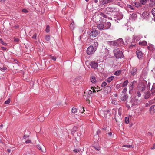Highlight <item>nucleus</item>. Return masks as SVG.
<instances>
[{"instance_id":"obj_1","label":"nucleus","mask_w":155,"mask_h":155,"mask_svg":"<svg viewBox=\"0 0 155 155\" xmlns=\"http://www.w3.org/2000/svg\"><path fill=\"white\" fill-rule=\"evenodd\" d=\"M115 56L117 58H121L123 56L122 52L118 49H116L114 50Z\"/></svg>"},{"instance_id":"obj_2","label":"nucleus","mask_w":155,"mask_h":155,"mask_svg":"<svg viewBox=\"0 0 155 155\" xmlns=\"http://www.w3.org/2000/svg\"><path fill=\"white\" fill-rule=\"evenodd\" d=\"M122 109L120 107L119 108L118 110V115H115L114 118L117 122L120 121L121 119V115Z\"/></svg>"},{"instance_id":"obj_3","label":"nucleus","mask_w":155,"mask_h":155,"mask_svg":"<svg viewBox=\"0 0 155 155\" xmlns=\"http://www.w3.org/2000/svg\"><path fill=\"white\" fill-rule=\"evenodd\" d=\"M96 49V48H94L92 46L90 45L87 49V53L88 55L93 54L95 51Z\"/></svg>"},{"instance_id":"obj_4","label":"nucleus","mask_w":155,"mask_h":155,"mask_svg":"<svg viewBox=\"0 0 155 155\" xmlns=\"http://www.w3.org/2000/svg\"><path fill=\"white\" fill-rule=\"evenodd\" d=\"M98 34V31L93 30L89 34L90 37V38H94L97 36Z\"/></svg>"},{"instance_id":"obj_5","label":"nucleus","mask_w":155,"mask_h":155,"mask_svg":"<svg viewBox=\"0 0 155 155\" xmlns=\"http://www.w3.org/2000/svg\"><path fill=\"white\" fill-rule=\"evenodd\" d=\"M146 86L143 83H141L138 86V90L141 91H144L146 88Z\"/></svg>"},{"instance_id":"obj_6","label":"nucleus","mask_w":155,"mask_h":155,"mask_svg":"<svg viewBox=\"0 0 155 155\" xmlns=\"http://www.w3.org/2000/svg\"><path fill=\"white\" fill-rule=\"evenodd\" d=\"M90 65L91 68H94V69L97 68L98 66V63L93 61L91 62Z\"/></svg>"},{"instance_id":"obj_7","label":"nucleus","mask_w":155,"mask_h":155,"mask_svg":"<svg viewBox=\"0 0 155 155\" xmlns=\"http://www.w3.org/2000/svg\"><path fill=\"white\" fill-rule=\"evenodd\" d=\"M112 2L111 0H100L101 5H104Z\"/></svg>"},{"instance_id":"obj_8","label":"nucleus","mask_w":155,"mask_h":155,"mask_svg":"<svg viewBox=\"0 0 155 155\" xmlns=\"http://www.w3.org/2000/svg\"><path fill=\"white\" fill-rule=\"evenodd\" d=\"M37 147L43 152H45L46 150L45 149V148L43 146H41L39 145H37Z\"/></svg>"},{"instance_id":"obj_9","label":"nucleus","mask_w":155,"mask_h":155,"mask_svg":"<svg viewBox=\"0 0 155 155\" xmlns=\"http://www.w3.org/2000/svg\"><path fill=\"white\" fill-rule=\"evenodd\" d=\"M111 45L116 46H118L119 45V43L118 41H112L110 42Z\"/></svg>"},{"instance_id":"obj_10","label":"nucleus","mask_w":155,"mask_h":155,"mask_svg":"<svg viewBox=\"0 0 155 155\" xmlns=\"http://www.w3.org/2000/svg\"><path fill=\"white\" fill-rule=\"evenodd\" d=\"M137 69L136 68H132V70L130 71L131 75L134 76L136 74Z\"/></svg>"},{"instance_id":"obj_11","label":"nucleus","mask_w":155,"mask_h":155,"mask_svg":"<svg viewBox=\"0 0 155 155\" xmlns=\"http://www.w3.org/2000/svg\"><path fill=\"white\" fill-rule=\"evenodd\" d=\"M111 26V24L110 22H108L106 23L105 24L104 29H106L109 28Z\"/></svg>"},{"instance_id":"obj_12","label":"nucleus","mask_w":155,"mask_h":155,"mask_svg":"<svg viewBox=\"0 0 155 155\" xmlns=\"http://www.w3.org/2000/svg\"><path fill=\"white\" fill-rule=\"evenodd\" d=\"M31 66L32 70L34 71H37L38 70V67L35 63Z\"/></svg>"},{"instance_id":"obj_13","label":"nucleus","mask_w":155,"mask_h":155,"mask_svg":"<svg viewBox=\"0 0 155 155\" xmlns=\"http://www.w3.org/2000/svg\"><path fill=\"white\" fill-rule=\"evenodd\" d=\"M97 27L99 30H102L104 29V26L103 24L101 23L98 24Z\"/></svg>"},{"instance_id":"obj_14","label":"nucleus","mask_w":155,"mask_h":155,"mask_svg":"<svg viewBox=\"0 0 155 155\" xmlns=\"http://www.w3.org/2000/svg\"><path fill=\"white\" fill-rule=\"evenodd\" d=\"M150 110L151 113H155V105H153L151 106Z\"/></svg>"},{"instance_id":"obj_15","label":"nucleus","mask_w":155,"mask_h":155,"mask_svg":"<svg viewBox=\"0 0 155 155\" xmlns=\"http://www.w3.org/2000/svg\"><path fill=\"white\" fill-rule=\"evenodd\" d=\"M42 84H45L46 86H47L48 85V79L47 78H44L43 79Z\"/></svg>"},{"instance_id":"obj_16","label":"nucleus","mask_w":155,"mask_h":155,"mask_svg":"<svg viewBox=\"0 0 155 155\" xmlns=\"http://www.w3.org/2000/svg\"><path fill=\"white\" fill-rule=\"evenodd\" d=\"M137 57L139 58H141L142 57V52L139 51L137 50Z\"/></svg>"},{"instance_id":"obj_17","label":"nucleus","mask_w":155,"mask_h":155,"mask_svg":"<svg viewBox=\"0 0 155 155\" xmlns=\"http://www.w3.org/2000/svg\"><path fill=\"white\" fill-rule=\"evenodd\" d=\"M150 94L149 91H147L145 93L144 98L145 99L148 98L150 96Z\"/></svg>"},{"instance_id":"obj_18","label":"nucleus","mask_w":155,"mask_h":155,"mask_svg":"<svg viewBox=\"0 0 155 155\" xmlns=\"http://www.w3.org/2000/svg\"><path fill=\"white\" fill-rule=\"evenodd\" d=\"M148 49L150 51H153L154 50L155 48L154 47V46H153L152 45H150L148 47Z\"/></svg>"},{"instance_id":"obj_19","label":"nucleus","mask_w":155,"mask_h":155,"mask_svg":"<svg viewBox=\"0 0 155 155\" xmlns=\"http://www.w3.org/2000/svg\"><path fill=\"white\" fill-rule=\"evenodd\" d=\"M147 42L145 41H140L139 42V44L141 46H145L147 45Z\"/></svg>"},{"instance_id":"obj_20","label":"nucleus","mask_w":155,"mask_h":155,"mask_svg":"<svg viewBox=\"0 0 155 155\" xmlns=\"http://www.w3.org/2000/svg\"><path fill=\"white\" fill-rule=\"evenodd\" d=\"M155 5V0H150V6L152 7Z\"/></svg>"},{"instance_id":"obj_21","label":"nucleus","mask_w":155,"mask_h":155,"mask_svg":"<svg viewBox=\"0 0 155 155\" xmlns=\"http://www.w3.org/2000/svg\"><path fill=\"white\" fill-rule=\"evenodd\" d=\"M114 78V76H111V77H110L108 78L106 81L108 82V83H110L113 79Z\"/></svg>"},{"instance_id":"obj_22","label":"nucleus","mask_w":155,"mask_h":155,"mask_svg":"<svg viewBox=\"0 0 155 155\" xmlns=\"http://www.w3.org/2000/svg\"><path fill=\"white\" fill-rule=\"evenodd\" d=\"M77 130V127L76 126H75L73 127V129L71 130V133L73 135H74L73 134Z\"/></svg>"},{"instance_id":"obj_23","label":"nucleus","mask_w":155,"mask_h":155,"mask_svg":"<svg viewBox=\"0 0 155 155\" xmlns=\"http://www.w3.org/2000/svg\"><path fill=\"white\" fill-rule=\"evenodd\" d=\"M122 147H127V148H131L134 147V146L133 145H123Z\"/></svg>"},{"instance_id":"obj_24","label":"nucleus","mask_w":155,"mask_h":155,"mask_svg":"<svg viewBox=\"0 0 155 155\" xmlns=\"http://www.w3.org/2000/svg\"><path fill=\"white\" fill-rule=\"evenodd\" d=\"M149 14V13L148 12H143L142 15L144 18H145Z\"/></svg>"},{"instance_id":"obj_25","label":"nucleus","mask_w":155,"mask_h":155,"mask_svg":"<svg viewBox=\"0 0 155 155\" xmlns=\"http://www.w3.org/2000/svg\"><path fill=\"white\" fill-rule=\"evenodd\" d=\"M57 133L59 135H61L63 133V131L62 130V129H58V130H57Z\"/></svg>"},{"instance_id":"obj_26","label":"nucleus","mask_w":155,"mask_h":155,"mask_svg":"<svg viewBox=\"0 0 155 155\" xmlns=\"http://www.w3.org/2000/svg\"><path fill=\"white\" fill-rule=\"evenodd\" d=\"M148 0H140V4L141 5V4L144 5H145L147 1Z\"/></svg>"},{"instance_id":"obj_27","label":"nucleus","mask_w":155,"mask_h":155,"mask_svg":"<svg viewBox=\"0 0 155 155\" xmlns=\"http://www.w3.org/2000/svg\"><path fill=\"white\" fill-rule=\"evenodd\" d=\"M110 113L109 110H107L106 111H104V115H106V117H107V114L108 115V116L109 117L110 116Z\"/></svg>"},{"instance_id":"obj_28","label":"nucleus","mask_w":155,"mask_h":155,"mask_svg":"<svg viewBox=\"0 0 155 155\" xmlns=\"http://www.w3.org/2000/svg\"><path fill=\"white\" fill-rule=\"evenodd\" d=\"M91 82L92 83H94L96 82V80L94 77L92 76L90 78Z\"/></svg>"},{"instance_id":"obj_29","label":"nucleus","mask_w":155,"mask_h":155,"mask_svg":"<svg viewBox=\"0 0 155 155\" xmlns=\"http://www.w3.org/2000/svg\"><path fill=\"white\" fill-rule=\"evenodd\" d=\"M134 4L135 6L137 8L141 6L140 3H139L138 2H136L134 3Z\"/></svg>"},{"instance_id":"obj_30","label":"nucleus","mask_w":155,"mask_h":155,"mask_svg":"<svg viewBox=\"0 0 155 155\" xmlns=\"http://www.w3.org/2000/svg\"><path fill=\"white\" fill-rule=\"evenodd\" d=\"M128 83V80H126L124 81L123 84L122 86L124 87L127 86Z\"/></svg>"},{"instance_id":"obj_31","label":"nucleus","mask_w":155,"mask_h":155,"mask_svg":"<svg viewBox=\"0 0 155 155\" xmlns=\"http://www.w3.org/2000/svg\"><path fill=\"white\" fill-rule=\"evenodd\" d=\"M121 73V71H117L115 72L114 74L117 76H118Z\"/></svg>"},{"instance_id":"obj_32","label":"nucleus","mask_w":155,"mask_h":155,"mask_svg":"<svg viewBox=\"0 0 155 155\" xmlns=\"http://www.w3.org/2000/svg\"><path fill=\"white\" fill-rule=\"evenodd\" d=\"M49 59H51L52 60L55 61L56 59V58L55 57L49 55Z\"/></svg>"},{"instance_id":"obj_33","label":"nucleus","mask_w":155,"mask_h":155,"mask_svg":"<svg viewBox=\"0 0 155 155\" xmlns=\"http://www.w3.org/2000/svg\"><path fill=\"white\" fill-rule=\"evenodd\" d=\"M77 112V110L76 107H73L72 109V112L73 113H75Z\"/></svg>"},{"instance_id":"obj_34","label":"nucleus","mask_w":155,"mask_h":155,"mask_svg":"<svg viewBox=\"0 0 155 155\" xmlns=\"http://www.w3.org/2000/svg\"><path fill=\"white\" fill-rule=\"evenodd\" d=\"M129 118L128 117H126L125 118V122L126 124H128L129 123Z\"/></svg>"},{"instance_id":"obj_35","label":"nucleus","mask_w":155,"mask_h":155,"mask_svg":"<svg viewBox=\"0 0 155 155\" xmlns=\"http://www.w3.org/2000/svg\"><path fill=\"white\" fill-rule=\"evenodd\" d=\"M151 94L152 95H155V89H151Z\"/></svg>"},{"instance_id":"obj_36","label":"nucleus","mask_w":155,"mask_h":155,"mask_svg":"<svg viewBox=\"0 0 155 155\" xmlns=\"http://www.w3.org/2000/svg\"><path fill=\"white\" fill-rule=\"evenodd\" d=\"M10 99L9 98L4 103L6 104H8L10 103Z\"/></svg>"},{"instance_id":"obj_37","label":"nucleus","mask_w":155,"mask_h":155,"mask_svg":"<svg viewBox=\"0 0 155 155\" xmlns=\"http://www.w3.org/2000/svg\"><path fill=\"white\" fill-rule=\"evenodd\" d=\"M112 103L113 104L115 105L117 104L118 101L116 100H112Z\"/></svg>"},{"instance_id":"obj_38","label":"nucleus","mask_w":155,"mask_h":155,"mask_svg":"<svg viewBox=\"0 0 155 155\" xmlns=\"http://www.w3.org/2000/svg\"><path fill=\"white\" fill-rule=\"evenodd\" d=\"M0 43H2L3 45L5 46H6L7 45L6 43L4 42L2 40V39H0Z\"/></svg>"},{"instance_id":"obj_39","label":"nucleus","mask_w":155,"mask_h":155,"mask_svg":"<svg viewBox=\"0 0 155 155\" xmlns=\"http://www.w3.org/2000/svg\"><path fill=\"white\" fill-rule=\"evenodd\" d=\"M155 102V101L153 99L149 101V103L150 104H152L154 103Z\"/></svg>"},{"instance_id":"obj_40","label":"nucleus","mask_w":155,"mask_h":155,"mask_svg":"<svg viewBox=\"0 0 155 155\" xmlns=\"http://www.w3.org/2000/svg\"><path fill=\"white\" fill-rule=\"evenodd\" d=\"M151 12L154 16H155V8H153L152 9Z\"/></svg>"},{"instance_id":"obj_41","label":"nucleus","mask_w":155,"mask_h":155,"mask_svg":"<svg viewBox=\"0 0 155 155\" xmlns=\"http://www.w3.org/2000/svg\"><path fill=\"white\" fill-rule=\"evenodd\" d=\"M107 84L106 82H105V81H104L102 82V84L101 85V86L102 87H105V86H106L107 85Z\"/></svg>"},{"instance_id":"obj_42","label":"nucleus","mask_w":155,"mask_h":155,"mask_svg":"<svg viewBox=\"0 0 155 155\" xmlns=\"http://www.w3.org/2000/svg\"><path fill=\"white\" fill-rule=\"evenodd\" d=\"M45 39L46 41H48V35H47L45 36Z\"/></svg>"},{"instance_id":"obj_43","label":"nucleus","mask_w":155,"mask_h":155,"mask_svg":"<svg viewBox=\"0 0 155 155\" xmlns=\"http://www.w3.org/2000/svg\"><path fill=\"white\" fill-rule=\"evenodd\" d=\"M7 69V68L5 67H3L2 68L0 67V70H5Z\"/></svg>"},{"instance_id":"obj_44","label":"nucleus","mask_w":155,"mask_h":155,"mask_svg":"<svg viewBox=\"0 0 155 155\" xmlns=\"http://www.w3.org/2000/svg\"><path fill=\"white\" fill-rule=\"evenodd\" d=\"M137 95L138 97H139L141 96V94L140 92L138 91L137 92Z\"/></svg>"},{"instance_id":"obj_45","label":"nucleus","mask_w":155,"mask_h":155,"mask_svg":"<svg viewBox=\"0 0 155 155\" xmlns=\"http://www.w3.org/2000/svg\"><path fill=\"white\" fill-rule=\"evenodd\" d=\"M36 36H37V34L36 33H35L33 36L32 37V38L34 39H36Z\"/></svg>"},{"instance_id":"obj_46","label":"nucleus","mask_w":155,"mask_h":155,"mask_svg":"<svg viewBox=\"0 0 155 155\" xmlns=\"http://www.w3.org/2000/svg\"><path fill=\"white\" fill-rule=\"evenodd\" d=\"M127 7L129 8H130L131 9H133V7L132 6L130 5H127Z\"/></svg>"},{"instance_id":"obj_47","label":"nucleus","mask_w":155,"mask_h":155,"mask_svg":"<svg viewBox=\"0 0 155 155\" xmlns=\"http://www.w3.org/2000/svg\"><path fill=\"white\" fill-rule=\"evenodd\" d=\"M14 41L15 42H17L19 41V39L17 38H14Z\"/></svg>"},{"instance_id":"obj_48","label":"nucleus","mask_w":155,"mask_h":155,"mask_svg":"<svg viewBox=\"0 0 155 155\" xmlns=\"http://www.w3.org/2000/svg\"><path fill=\"white\" fill-rule=\"evenodd\" d=\"M74 152L78 153L80 151V150L78 149H74L73 150Z\"/></svg>"},{"instance_id":"obj_49","label":"nucleus","mask_w":155,"mask_h":155,"mask_svg":"<svg viewBox=\"0 0 155 155\" xmlns=\"http://www.w3.org/2000/svg\"><path fill=\"white\" fill-rule=\"evenodd\" d=\"M92 91L91 90H90L88 91V95H89L90 94L92 93Z\"/></svg>"},{"instance_id":"obj_50","label":"nucleus","mask_w":155,"mask_h":155,"mask_svg":"<svg viewBox=\"0 0 155 155\" xmlns=\"http://www.w3.org/2000/svg\"><path fill=\"white\" fill-rule=\"evenodd\" d=\"M22 11L24 13H26L28 12V11L26 9H23L22 10Z\"/></svg>"},{"instance_id":"obj_51","label":"nucleus","mask_w":155,"mask_h":155,"mask_svg":"<svg viewBox=\"0 0 155 155\" xmlns=\"http://www.w3.org/2000/svg\"><path fill=\"white\" fill-rule=\"evenodd\" d=\"M46 32L47 33L48 32V25H47L45 30Z\"/></svg>"},{"instance_id":"obj_52","label":"nucleus","mask_w":155,"mask_h":155,"mask_svg":"<svg viewBox=\"0 0 155 155\" xmlns=\"http://www.w3.org/2000/svg\"><path fill=\"white\" fill-rule=\"evenodd\" d=\"M31 142V140H27L25 141V143H29Z\"/></svg>"},{"instance_id":"obj_53","label":"nucleus","mask_w":155,"mask_h":155,"mask_svg":"<svg viewBox=\"0 0 155 155\" xmlns=\"http://www.w3.org/2000/svg\"><path fill=\"white\" fill-rule=\"evenodd\" d=\"M127 90V88L126 87L124 88L123 91V93L125 92Z\"/></svg>"},{"instance_id":"obj_54","label":"nucleus","mask_w":155,"mask_h":155,"mask_svg":"<svg viewBox=\"0 0 155 155\" xmlns=\"http://www.w3.org/2000/svg\"><path fill=\"white\" fill-rule=\"evenodd\" d=\"M91 89L93 91H92V92H93V93H95L96 92V91L95 90H94V88L92 87L91 88Z\"/></svg>"},{"instance_id":"obj_55","label":"nucleus","mask_w":155,"mask_h":155,"mask_svg":"<svg viewBox=\"0 0 155 155\" xmlns=\"http://www.w3.org/2000/svg\"><path fill=\"white\" fill-rule=\"evenodd\" d=\"M152 149H155V143H154L153 147L151 148Z\"/></svg>"},{"instance_id":"obj_56","label":"nucleus","mask_w":155,"mask_h":155,"mask_svg":"<svg viewBox=\"0 0 155 155\" xmlns=\"http://www.w3.org/2000/svg\"><path fill=\"white\" fill-rule=\"evenodd\" d=\"M151 89H155V84H153Z\"/></svg>"},{"instance_id":"obj_57","label":"nucleus","mask_w":155,"mask_h":155,"mask_svg":"<svg viewBox=\"0 0 155 155\" xmlns=\"http://www.w3.org/2000/svg\"><path fill=\"white\" fill-rule=\"evenodd\" d=\"M2 49L3 50H6V48L4 47H1Z\"/></svg>"},{"instance_id":"obj_58","label":"nucleus","mask_w":155,"mask_h":155,"mask_svg":"<svg viewBox=\"0 0 155 155\" xmlns=\"http://www.w3.org/2000/svg\"><path fill=\"white\" fill-rule=\"evenodd\" d=\"M101 15L105 18H106V15L104 14H101Z\"/></svg>"},{"instance_id":"obj_59","label":"nucleus","mask_w":155,"mask_h":155,"mask_svg":"<svg viewBox=\"0 0 155 155\" xmlns=\"http://www.w3.org/2000/svg\"><path fill=\"white\" fill-rule=\"evenodd\" d=\"M107 134L109 136H111L112 135V133L111 132H109L107 133Z\"/></svg>"},{"instance_id":"obj_60","label":"nucleus","mask_w":155,"mask_h":155,"mask_svg":"<svg viewBox=\"0 0 155 155\" xmlns=\"http://www.w3.org/2000/svg\"><path fill=\"white\" fill-rule=\"evenodd\" d=\"M87 101L89 104L90 103V100L89 99L87 98L86 99Z\"/></svg>"},{"instance_id":"obj_61","label":"nucleus","mask_w":155,"mask_h":155,"mask_svg":"<svg viewBox=\"0 0 155 155\" xmlns=\"http://www.w3.org/2000/svg\"><path fill=\"white\" fill-rule=\"evenodd\" d=\"M137 103H135L134 102V103H133L132 104V106H134V105H137Z\"/></svg>"},{"instance_id":"obj_62","label":"nucleus","mask_w":155,"mask_h":155,"mask_svg":"<svg viewBox=\"0 0 155 155\" xmlns=\"http://www.w3.org/2000/svg\"><path fill=\"white\" fill-rule=\"evenodd\" d=\"M137 38V41H139V40H140V38L138 37V36H136Z\"/></svg>"},{"instance_id":"obj_63","label":"nucleus","mask_w":155,"mask_h":155,"mask_svg":"<svg viewBox=\"0 0 155 155\" xmlns=\"http://www.w3.org/2000/svg\"><path fill=\"white\" fill-rule=\"evenodd\" d=\"M81 110H82V111H81V113H83L84 111V109L83 108H82V109L81 108Z\"/></svg>"},{"instance_id":"obj_64","label":"nucleus","mask_w":155,"mask_h":155,"mask_svg":"<svg viewBox=\"0 0 155 155\" xmlns=\"http://www.w3.org/2000/svg\"><path fill=\"white\" fill-rule=\"evenodd\" d=\"M7 151L8 152H9V153H10L11 152V150H10V149H8L7 150Z\"/></svg>"}]
</instances>
